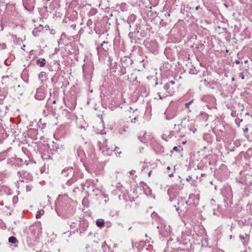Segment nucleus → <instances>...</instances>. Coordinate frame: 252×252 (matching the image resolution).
Returning <instances> with one entry per match:
<instances>
[{"mask_svg": "<svg viewBox=\"0 0 252 252\" xmlns=\"http://www.w3.org/2000/svg\"><path fill=\"white\" fill-rule=\"evenodd\" d=\"M167 169L168 170H169V169H170V167L169 166H168V167H167Z\"/></svg>", "mask_w": 252, "mask_h": 252, "instance_id": "31", "label": "nucleus"}, {"mask_svg": "<svg viewBox=\"0 0 252 252\" xmlns=\"http://www.w3.org/2000/svg\"><path fill=\"white\" fill-rule=\"evenodd\" d=\"M167 227H168L167 233L170 234L171 232V228L170 227V226H169V225H168Z\"/></svg>", "mask_w": 252, "mask_h": 252, "instance_id": "15", "label": "nucleus"}, {"mask_svg": "<svg viewBox=\"0 0 252 252\" xmlns=\"http://www.w3.org/2000/svg\"><path fill=\"white\" fill-rule=\"evenodd\" d=\"M45 59H39L37 60L36 63L37 64L39 65L40 67H43L45 65Z\"/></svg>", "mask_w": 252, "mask_h": 252, "instance_id": "7", "label": "nucleus"}, {"mask_svg": "<svg viewBox=\"0 0 252 252\" xmlns=\"http://www.w3.org/2000/svg\"><path fill=\"white\" fill-rule=\"evenodd\" d=\"M44 214V211L43 210H41L37 212V214L36 215V218L37 219L39 218L40 215H43Z\"/></svg>", "mask_w": 252, "mask_h": 252, "instance_id": "11", "label": "nucleus"}, {"mask_svg": "<svg viewBox=\"0 0 252 252\" xmlns=\"http://www.w3.org/2000/svg\"><path fill=\"white\" fill-rule=\"evenodd\" d=\"M198 8H199V6H196V8H195L196 10H198Z\"/></svg>", "mask_w": 252, "mask_h": 252, "instance_id": "30", "label": "nucleus"}, {"mask_svg": "<svg viewBox=\"0 0 252 252\" xmlns=\"http://www.w3.org/2000/svg\"><path fill=\"white\" fill-rule=\"evenodd\" d=\"M173 150L174 151H175L178 152V153H180V150L178 148V147H176V146L174 147H173Z\"/></svg>", "mask_w": 252, "mask_h": 252, "instance_id": "13", "label": "nucleus"}, {"mask_svg": "<svg viewBox=\"0 0 252 252\" xmlns=\"http://www.w3.org/2000/svg\"><path fill=\"white\" fill-rule=\"evenodd\" d=\"M109 143L107 141H106V144L105 145V149L106 150V151H105L104 150H103V153L104 155H107V156H110L111 155L113 151H115L116 154H120L122 153V152L119 151L118 150L119 149V148L115 147L113 145H108Z\"/></svg>", "mask_w": 252, "mask_h": 252, "instance_id": "2", "label": "nucleus"}, {"mask_svg": "<svg viewBox=\"0 0 252 252\" xmlns=\"http://www.w3.org/2000/svg\"><path fill=\"white\" fill-rule=\"evenodd\" d=\"M23 4H24V6L26 7V2H24Z\"/></svg>", "mask_w": 252, "mask_h": 252, "instance_id": "28", "label": "nucleus"}, {"mask_svg": "<svg viewBox=\"0 0 252 252\" xmlns=\"http://www.w3.org/2000/svg\"><path fill=\"white\" fill-rule=\"evenodd\" d=\"M248 130H249V129H248V128H247V127H246V128H245L243 129V131H244V133H246V132H247L248 131Z\"/></svg>", "mask_w": 252, "mask_h": 252, "instance_id": "20", "label": "nucleus"}, {"mask_svg": "<svg viewBox=\"0 0 252 252\" xmlns=\"http://www.w3.org/2000/svg\"><path fill=\"white\" fill-rule=\"evenodd\" d=\"M105 43H108V42H106L105 41H103V43L101 44V46H103L104 44Z\"/></svg>", "mask_w": 252, "mask_h": 252, "instance_id": "25", "label": "nucleus"}, {"mask_svg": "<svg viewBox=\"0 0 252 252\" xmlns=\"http://www.w3.org/2000/svg\"><path fill=\"white\" fill-rule=\"evenodd\" d=\"M151 174V171H150V172H149V173H148V176H149V177H150V176Z\"/></svg>", "mask_w": 252, "mask_h": 252, "instance_id": "27", "label": "nucleus"}, {"mask_svg": "<svg viewBox=\"0 0 252 252\" xmlns=\"http://www.w3.org/2000/svg\"><path fill=\"white\" fill-rule=\"evenodd\" d=\"M186 141L183 142V144H185V143H186Z\"/></svg>", "mask_w": 252, "mask_h": 252, "instance_id": "34", "label": "nucleus"}, {"mask_svg": "<svg viewBox=\"0 0 252 252\" xmlns=\"http://www.w3.org/2000/svg\"><path fill=\"white\" fill-rule=\"evenodd\" d=\"M40 31L38 29H34L32 31V34L34 36H37L39 35Z\"/></svg>", "mask_w": 252, "mask_h": 252, "instance_id": "10", "label": "nucleus"}, {"mask_svg": "<svg viewBox=\"0 0 252 252\" xmlns=\"http://www.w3.org/2000/svg\"><path fill=\"white\" fill-rule=\"evenodd\" d=\"M135 172V170H131L129 172V173L131 174V175H133L134 174V173Z\"/></svg>", "mask_w": 252, "mask_h": 252, "instance_id": "22", "label": "nucleus"}, {"mask_svg": "<svg viewBox=\"0 0 252 252\" xmlns=\"http://www.w3.org/2000/svg\"><path fill=\"white\" fill-rule=\"evenodd\" d=\"M39 79L41 83L44 84L47 81V75L45 72H41L38 75Z\"/></svg>", "mask_w": 252, "mask_h": 252, "instance_id": "6", "label": "nucleus"}, {"mask_svg": "<svg viewBox=\"0 0 252 252\" xmlns=\"http://www.w3.org/2000/svg\"><path fill=\"white\" fill-rule=\"evenodd\" d=\"M96 224L99 227H101L104 225V222L103 220H97L96 221Z\"/></svg>", "mask_w": 252, "mask_h": 252, "instance_id": "8", "label": "nucleus"}, {"mask_svg": "<svg viewBox=\"0 0 252 252\" xmlns=\"http://www.w3.org/2000/svg\"><path fill=\"white\" fill-rule=\"evenodd\" d=\"M192 179V177L191 176H189L187 178L186 180L187 181H189Z\"/></svg>", "mask_w": 252, "mask_h": 252, "instance_id": "17", "label": "nucleus"}, {"mask_svg": "<svg viewBox=\"0 0 252 252\" xmlns=\"http://www.w3.org/2000/svg\"><path fill=\"white\" fill-rule=\"evenodd\" d=\"M235 63L237 64H238L240 63V61L238 60H236L235 61Z\"/></svg>", "mask_w": 252, "mask_h": 252, "instance_id": "23", "label": "nucleus"}, {"mask_svg": "<svg viewBox=\"0 0 252 252\" xmlns=\"http://www.w3.org/2000/svg\"><path fill=\"white\" fill-rule=\"evenodd\" d=\"M169 177H171L173 176V173L169 174Z\"/></svg>", "mask_w": 252, "mask_h": 252, "instance_id": "26", "label": "nucleus"}, {"mask_svg": "<svg viewBox=\"0 0 252 252\" xmlns=\"http://www.w3.org/2000/svg\"><path fill=\"white\" fill-rule=\"evenodd\" d=\"M134 33H133V32H129V34H128V36L130 38H132L133 36H134Z\"/></svg>", "mask_w": 252, "mask_h": 252, "instance_id": "14", "label": "nucleus"}, {"mask_svg": "<svg viewBox=\"0 0 252 252\" xmlns=\"http://www.w3.org/2000/svg\"><path fill=\"white\" fill-rule=\"evenodd\" d=\"M11 195L12 194L9 188L5 186H1L0 187V195L3 194Z\"/></svg>", "mask_w": 252, "mask_h": 252, "instance_id": "5", "label": "nucleus"}, {"mask_svg": "<svg viewBox=\"0 0 252 252\" xmlns=\"http://www.w3.org/2000/svg\"><path fill=\"white\" fill-rule=\"evenodd\" d=\"M175 81H171L170 82H169L168 83L169 84V85L170 86V84H171L172 85H174L175 84Z\"/></svg>", "mask_w": 252, "mask_h": 252, "instance_id": "21", "label": "nucleus"}, {"mask_svg": "<svg viewBox=\"0 0 252 252\" xmlns=\"http://www.w3.org/2000/svg\"><path fill=\"white\" fill-rule=\"evenodd\" d=\"M17 241V239L14 236H11L8 239V242L12 244H15Z\"/></svg>", "mask_w": 252, "mask_h": 252, "instance_id": "9", "label": "nucleus"}, {"mask_svg": "<svg viewBox=\"0 0 252 252\" xmlns=\"http://www.w3.org/2000/svg\"><path fill=\"white\" fill-rule=\"evenodd\" d=\"M26 47V45L25 44L22 45V47Z\"/></svg>", "mask_w": 252, "mask_h": 252, "instance_id": "32", "label": "nucleus"}, {"mask_svg": "<svg viewBox=\"0 0 252 252\" xmlns=\"http://www.w3.org/2000/svg\"><path fill=\"white\" fill-rule=\"evenodd\" d=\"M45 97V94L44 93L42 88L37 89L36 93L35 95L36 99L38 100H43Z\"/></svg>", "mask_w": 252, "mask_h": 252, "instance_id": "3", "label": "nucleus"}, {"mask_svg": "<svg viewBox=\"0 0 252 252\" xmlns=\"http://www.w3.org/2000/svg\"><path fill=\"white\" fill-rule=\"evenodd\" d=\"M84 128V127H83V126H79V128L82 129V128Z\"/></svg>", "mask_w": 252, "mask_h": 252, "instance_id": "29", "label": "nucleus"}, {"mask_svg": "<svg viewBox=\"0 0 252 252\" xmlns=\"http://www.w3.org/2000/svg\"><path fill=\"white\" fill-rule=\"evenodd\" d=\"M174 93V89L170 87L169 83L165 84L162 88H160L158 93L159 98L162 99L166 97L172 95Z\"/></svg>", "mask_w": 252, "mask_h": 252, "instance_id": "1", "label": "nucleus"}, {"mask_svg": "<svg viewBox=\"0 0 252 252\" xmlns=\"http://www.w3.org/2000/svg\"><path fill=\"white\" fill-rule=\"evenodd\" d=\"M145 237H148V235H147V234H145Z\"/></svg>", "mask_w": 252, "mask_h": 252, "instance_id": "35", "label": "nucleus"}, {"mask_svg": "<svg viewBox=\"0 0 252 252\" xmlns=\"http://www.w3.org/2000/svg\"><path fill=\"white\" fill-rule=\"evenodd\" d=\"M239 77L241 78L242 79H244L245 78V77H244V75L243 73H240V74H239Z\"/></svg>", "mask_w": 252, "mask_h": 252, "instance_id": "16", "label": "nucleus"}, {"mask_svg": "<svg viewBox=\"0 0 252 252\" xmlns=\"http://www.w3.org/2000/svg\"><path fill=\"white\" fill-rule=\"evenodd\" d=\"M193 102V100L190 101L189 102L187 103L186 104V107L187 108H189V106L190 105V104Z\"/></svg>", "mask_w": 252, "mask_h": 252, "instance_id": "12", "label": "nucleus"}, {"mask_svg": "<svg viewBox=\"0 0 252 252\" xmlns=\"http://www.w3.org/2000/svg\"><path fill=\"white\" fill-rule=\"evenodd\" d=\"M126 130H125V128H123V129H120L119 130V132L121 133V134H123V133L124 132H125Z\"/></svg>", "mask_w": 252, "mask_h": 252, "instance_id": "18", "label": "nucleus"}, {"mask_svg": "<svg viewBox=\"0 0 252 252\" xmlns=\"http://www.w3.org/2000/svg\"><path fill=\"white\" fill-rule=\"evenodd\" d=\"M15 80L16 79L12 76H6L2 77L3 83H4L7 85H12V82Z\"/></svg>", "mask_w": 252, "mask_h": 252, "instance_id": "4", "label": "nucleus"}, {"mask_svg": "<svg viewBox=\"0 0 252 252\" xmlns=\"http://www.w3.org/2000/svg\"><path fill=\"white\" fill-rule=\"evenodd\" d=\"M136 119H137V118L136 117H134L133 119H131V122L133 123H135V121L136 120Z\"/></svg>", "mask_w": 252, "mask_h": 252, "instance_id": "19", "label": "nucleus"}, {"mask_svg": "<svg viewBox=\"0 0 252 252\" xmlns=\"http://www.w3.org/2000/svg\"><path fill=\"white\" fill-rule=\"evenodd\" d=\"M244 62H245V63H248V61L246 60Z\"/></svg>", "mask_w": 252, "mask_h": 252, "instance_id": "33", "label": "nucleus"}, {"mask_svg": "<svg viewBox=\"0 0 252 252\" xmlns=\"http://www.w3.org/2000/svg\"><path fill=\"white\" fill-rule=\"evenodd\" d=\"M151 238H149V239H147L146 240V241L148 243H149L150 242V240H151Z\"/></svg>", "mask_w": 252, "mask_h": 252, "instance_id": "24", "label": "nucleus"}]
</instances>
